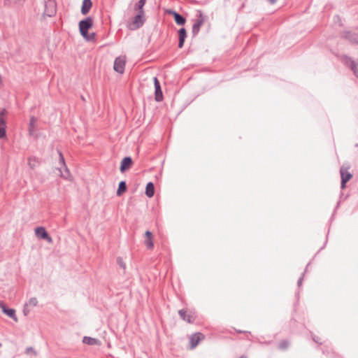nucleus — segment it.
I'll list each match as a JSON object with an SVG mask.
<instances>
[{"instance_id": "9d476101", "label": "nucleus", "mask_w": 358, "mask_h": 358, "mask_svg": "<svg viewBox=\"0 0 358 358\" xmlns=\"http://www.w3.org/2000/svg\"><path fill=\"white\" fill-rule=\"evenodd\" d=\"M154 85L155 88V100L157 101H161L163 99V95L159 82L156 77L154 78Z\"/></svg>"}, {"instance_id": "9b49d317", "label": "nucleus", "mask_w": 358, "mask_h": 358, "mask_svg": "<svg viewBox=\"0 0 358 358\" xmlns=\"http://www.w3.org/2000/svg\"><path fill=\"white\" fill-rule=\"evenodd\" d=\"M132 159L130 157H125L121 162L120 170L122 173L129 169L132 165Z\"/></svg>"}, {"instance_id": "0eeeda50", "label": "nucleus", "mask_w": 358, "mask_h": 358, "mask_svg": "<svg viewBox=\"0 0 358 358\" xmlns=\"http://www.w3.org/2000/svg\"><path fill=\"white\" fill-rule=\"evenodd\" d=\"M125 59L122 57H117L114 62V70L120 73L124 71Z\"/></svg>"}, {"instance_id": "2f4dec72", "label": "nucleus", "mask_w": 358, "mask_h": 358, "mask_svg": "<svg viewBox=\"0 0 358 358\" xmlns=\"http://www.w3.org/2000/svg\"><path fill=\"white\" fill-rule=\"evenodd\" d=\"M33 349L31 348H28L27 349V352H31V350H32Z\"/></svg>"}, {"instance_id": "39448f33", "label": "nucleus", "mask_w": 358, "mask_h": 358, "mask_svg": "<svg viewBox=\"0 0 358 358\" xmlns=\"http://www.w3.org/2000/svg\"><path fill=\"white\" fill-rule=\"evenodd\" d=\"M38 304V300L36 297H32L24 304L23 308V314L27 316L29 314L31 309L36 307Z\"/></svg>"}, {"instance_id": "f03ea898", "label": "nucleus", "mask_w": 358, "mask_h": 358, "mask_svg": "<svg viewBox=\"0 0 358 358\" xmlns=\"http://www.w3.org/2000/svg\"><path fill=\"white\" fill-rule=\"evenodd\" d=\"M144 11H141L133 18L131 23L129 24V28L131 30H136L143 26L145 22Z\"/></svg>"}, {"instance_id": "c85d7f7f", "label": "nucleus", "mask_w": 358, "mask_h": 358, "mask_svg": "<svg viewBox=\"0 0 358 358\" xmlns=\"http://www.w3.org/2000/svg\"><path fill=\"white\" fill-rule=\"evenodd\" d=\"M302 280H303V278H300L299 280H298V285L299 286H300L302 283Z\"/></svg>"}, {"instance_id": "393cba45", "label": "nucleus", "mask_w": 358, "mask_h": 358, "mask_svg": "<svg viewBox=\"0 0 358 358\" xmlns=\"http://www.w3.org/2000/svg\"><path fill=\"white\" fill-rule=\"evenodd\" d=\"M36 164L37 161L34 157H29L28 159V164L31 169H34L36 166Z\"/></svg>"}, {"instance_id": "b1692460", "label": "nucleus", "mask_w": 358, "mask_h": 358, "mask_svg": "<svg viewBox=\"0 0 358 358\" xmlns=\"http://www.w3.org/2000/svg\"><path fill=\"white\" fill-rule=\"evenodd\" d=\"M146 3V0H139L134 6V10H137L138 13H141V11H144L143 6Z\"/></svg>"}, {"instance_id": "c756f323", "label": "nucleus", "mask_w": 358, "mask_h": 358, "mask_svg": "<svg viewBox=\"0 0 358 358\" xmlns=\"http://www.w3.org/2000/svg\"><path fill=\"white\" fill-rule=\"evenodd\" d=\"M268 1L269 3H271V4H273V3H275L277 1V0H268Z\"/></svg>"}, {"instance_id": "f3484780", "label": "nucleus", "mask_w": 358, "mask_h": 358, "mask_svg": "<svg viewBox=\"0 0 358 358\" xmlns=\"http://www.w3.org/2000/svg\"><path fill=\"white\" fill-rule=\"evenodd\" d=\"M178 48H181L183 47L185 40L187 37V32L185 28H181L178 30Z\"/></svg>"}, {"instance_id": "f257e3e1", "label": "nucleus", "mask_w": 358, "mask_h": 358, "mask_svg": "<svg viewBox=\"0 0 358 358\" xmlns=\"http://www.w3.org/2000/svg\"><path fill=\"white\" fill-rule=\"evenodd\" d=\"M93 26V20L91 17L81 20L79 22V29L81 35L87 41H92L94 38V34H88V30Z\"/></svg>"}, {"instance_id": "20e7f679", "label": "nucleus", "mask_w": 358, "mask_h": 358, "mask_svg": "<svg viewBox=\"0 0 358 358\" xmlns=\"http://www.w3.org/2000/svg\"><path fill=\"white\" fill-rule=\"evenodd\" d=\"M205 20L206 17L201 11H199L197 18L192 26L193 35H196L199 32L200 28L203 24Z\"/></svg>"}, {"instance_id": "2eb2a0df", "label": "nucleus", "mask_w": 358, "mask_h": 358, "mask_svg": "<svg viewBox=\"0 0 358 358\" xmlns=\"http://www.w3.org/2000/svg\"><path fill=\"white\" fill-rule=\"evenodd\" d=\"M5 113V110L0 113V138L6 136V122L3 119Z\"/></svg>"}, {"instance_id": "aec40b11", "label": "nucleus", "mask_w": 358, "mask_h": 358, "mask_svg": "<svg viewBox=\"0 0 358 358\" xmlns=\"http://www.w3.org/2000/svg\"><path fill=\"white\" fill-rule=\"evenodd\" d=\"M92 6V3L91 0H83L82 8H81V13L83 15H86L89 13L91 7Z\"/></svg>"}, {"instance_id": "423d86ee", "label": "nucleus", "mask_w": 358, "mask_h": 358, "mask_svg": "<svg viewBox=\"0 0 358 358\" xmlns=\"http://www.w3.org/2000/svg\"><path fill=\"white\" fill-rule=\"evenodd\" d=\"M35 234L38 238L46 240L49 243H52V238L49 236L44 227H39L36 228Z\"/></svg>"}, {"instance_id": "cd10ccee", "label": "nucleus", "mask_w": 358, "mask_h": 358, "mask_svg": "<svg viewBox=\"0 0 358 358\" xmlns=\"http://www.w3.org/2000/svg\"><path fill=\"white\" fill-rule=\"evenodd\" d=\"M36 121V120L35 119V117H31V120H30V127H34V124H35Z\"/></svg>"}, {"instance_id": "f8f14e48", "label": "nucleus", "mask_w": 358, "mask_h": 358, "mask_svg": "<svg viewBox=\"0 0 358 358\" xmlns=\"http://www.w3.org/2000/svg\"><path fill=\"white\" fill-rule=\"evenodd\" d=\"M168 13L173 15L175 20V22L178 25H183L186 22V19L177 12L173 10H168Z\"/></svg>"}, {"instance_id": "a211bd4d", "label": "nucleus", "mask_w": 358, "mask_h": 358, "mask_svg": "<svg viewBox=\"0 0 358 358\" xmlns=\"http://www.w3.org/2000/svg\"><path fill=\"white\" fill-rule=\"evenodd\" d=\"M346 64L350 66L355 76L358 78V59L357 61H352L351 59H348Z\"/></svg>"}, {"instance_id": "ddd939ff", "label": "nucleus", "mask_w": 358, "mask_h": 358, "mask_svg": "<svg viewBox=\"0 0 358 358\" xmlns=\"http://www.w3.org/2000/svg\"><path fill=\"white\" fill-rule=\"evenodd\" d=\"M0 307L2 310V311L5 314H6L8 317L13 319L15 321L17 320L16 315H15V311L14 309L7 308L6 306L3 303H0Z\"/></svg>"}, {"instance_id": "6ab92c4d", "label": "nucleus", "mask_w": 358, "mask_h": 358, "mask_svg": "<svg viewBox=\"0 0 358 358\" xmlns=\"http://www.w3.org/2000/svg\"><path fill=\"white\" fill-rule=\"evenodd\" d=\"M83 342L85 344H87L89 345H101V342L99 340H98L95 338L90 337V336H84V338L83 339Z\"/></svg>"}, {"instance_id": "7c9ffc66", "label": "nucleus", "mask_w": 358, "mask_h": 358, "mask_svg": "<svg viewBox=\"0 0 358 358\" xmlns=\"http://www.w3.org/2000/svg\"><path fill=\"white\" fill-rule=\"evenodd\" d=\"M33 349L31 348H28L27 349V352H31V350H32Z\"/></svg>"}, {"instance_id": "4468645a", "label": "nucleus", "mask_w": 358, "mask_h": 358, "mask_svg": "<svg viewBox=\"0 0 358 358\" xmlns=\"http://www.w3.org/2000/svg\"><path fill=\"white\" fill-rule=\"evenodd\" d=\"M203 338V335L201 333H196L193 334L190 338L191 348H195L198 345L199 341H201Z\"/></svg>"}, {"instance_id": "473e14b6", "label": "nucleus", "mask_w": 358, "mask_h": 358, "mask_svg": "<svg viewBox=\"0 0 358 358\" xmlns=\"http://www.w3.org/2000/svg\"><path fill=\"white\" fill-rule=\"evenodd\" d=\"M357 146H358V143H357Z\"/></svg>"}, {"instance_id": "bb28decb", "label": "nucleus", "mask_w": 358, "mask_h": 358, "mask_svg": "<svg viewBox=\"0 0 358 358\" xmlns=\"http://www.w3.org/2000/svg\"><path fill=\"white\" fill-rule=\"evenodd\" d=\"M288 346V343L287 341H283L280 343V347L282 349L286 348Z\"/></svg>"}, {"instance_id": "5701e85b", "label": "nucleus", "mask_w": 358, "mask_h": 358, "mask_svg": "<svg viewBox=\"0 0 358 358\" xmlns=\"http://www.w3.org/2000/svg\"><path fill=\"white\" fill-rule=\"evenodd\" d=\"M127 189L126 182L124 181H121L119 183L118 189L117 190V195L121 196Z\"/></svg>"}, {"instance_id": "1a4fd4ad", "label": "nucleus", "mask_w": 358, "mask_h": 358, "mask_svg": "<svg viewBox=\"0 0 358 358\" xmlns=\"http://www.w3.org/2000/svg\"><path fill=\"white\" fill-rule=\"evenodd\" d=\"M340 172L341 176V188L344 189L345 183L351 179L352 175L346 170H344L343 167L341 169Z\"/></svg>"}, {"instance_id": "412c9836", "label": "nucleus", "mask_w": 358, "mask_h": 358, "mask_svg": "<svg viewBox=\"0 0 358 358\" xmlns=\"http://www.w3.org/2000/svg\"><path fill=\"white\" fill-rule=\"evenodd\" d=\"M155 193V187L152 182H150L146 185L145 194L148 197L151 198Z\"/></svg>"}, {"instance_id": "6e6552de", "label": "nucleus", "mask_w": 358, "mask_h": 358, "mask_svg": "<svg viewBox=\"0 0 358 358\" xmlns=\"http://www.w3.org/2000/svg\"><path fill=\"white\" fill-rule=\"evenodd\" d=\"M59 163L63 166V167L64 169V171L61 169H59V171L60 172V176H61V177H62L65 179H69L70 178V173L66 166V164L64 162V158L62 152L59 151Z\"/></svg>"}, {"instance_id": "a878e982", "label": "nucleus", "mask_w": 358, "mask_h": 358, "mask_svg": "<svg viewBox=\"0 0 358 358\" xmlns=\"http://www.w3.org/2000/svg\"><path fill=\"white\" fill-rule=\"evenodd\" d=\"M117 261L118 264H119V265H120L122 268H124H124H125V267H126V265H125V264L123 262L122 259L121 258H120V257H119V258H117Z\"/></svg>"}, {"instance_id": "7ed1b4c3", "label": "nucleus", "mask_w": 358, "mask_h": 358, "mask_svg": "<svg viewBox=\"0 0 358 358\" xmlns=\"http://www.w3.org/2000/svg\"><path fill=\"white\" fill-rule=\"evenodd\" d=\"M44 15L48 17L54 16L57 12V5L55 0H44Z\"/></svg>"}, {"instance_id": "4be33fe9", "label": "nucleus", "mask_w": 358, "mask_h": 358, "mask_svg": "<svg viewBox=\"0 0 358 358\" xmlns=\"http://www.w3.org/2000/svg\"><path fill=\"white\" fill-rule=\"evenodd\" d=\"M178 313L180 316V317L183 320H185L187 322H188L189 323H191L193 322V320H192V317L191 315H186V311L184 310H180L178 311Z\"/></svg>"}, {"instance_id": "dca6fc26", "label": "nucleus", "mask_w": 358, "mask_h": 358, "mask_svg": "<svg viewBox=\"0 0 358 358\" xmlns=\"http://www.w3.org/2000/svg\"><path fill=\"white\" fill-rule=\"evenodd\" d=\"M145 243L146 247L149 250H152L154 247V243L152 241V234L150 231H146L145 233Z\"/></svg>"}]
</instances>
